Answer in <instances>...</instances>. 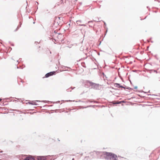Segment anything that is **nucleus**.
I'll return each mask as SVG.
<instances>
[{
	"instance_id": "1",
	"label": "nucleus",
	"mask_w": 160,
	"mask_h": 160,
	"mask_svg": "<svg viewBox=\"0 0 160 160\" xmlns=\"http://www.w3.org/2000/svg\"><path fill=\"white\" fill-rule=\"evenodd\" d=\"M105 155H106V158L107 159L116 160L117 156L114 154H113L111 153L105 152Z\"/></svg>"
},
{
	"instance_id": "2",
	"label": "nucleus",
	"mask_w": 160,
	"mask_h": 160,
	"mask_svg": "<svg viewBox=\"0 0 160 160\" xmlns=\"http://www.w3.org/2000/svg\"><path fill=\"white\" fill-rule=\"evenodd\" d=\"M87 83L88 84H89V85L92 86V88L95 89H97L99 87L98 84H97L89 81H87Z\"/></svg>"
},
{
	"instance_id": "3",
	"label": "nucleus",
	"mask_w": 160,
	"mask_h": 160,
	"mask_svg": "<svg viewBox=\"0 0 160 160\" xmlns=\"http://www.w3.org/2000/svg\"><path fill=\"white\" fill-rule=\"evenodd\" d=\"M46 160H54L56 158L54 156H46Z\"/></svg>"
},
{
	"instance_id": "4",
	"label": "nucleus",
	"mask_w": 160,
	"mask_h": 160,
	"mask_svg": "<svg viewBox=\"0 0 160 160\" xmlns=\"http://www.w3.org/2000/svg\"><path fill=\"white\" fill-rule=\"evenodd\" d=\"M55 73V72L53 71L52 72H50L48 73L45 75V77L46 78L48 77H49L52 76Z\"/></svg>"
},
{
	"instance_id": "5",
	"label": "nucleus",
	"mask_w": 160,
	"mask_h": 160,
	"mask_svg": "<svg viewBox=\"0 0 160 160\" xmlns=\"http://www.w3.org/2000/svg\"><path fill=\"white\" fill-rule=\"evenodd\" d=\"M37 159L38 160H46V156H38Z\"/></svg>"
},
{
	"instance_id": "6",
	"label": "nucleus",
	"mask_w": 160,
	"mask_h": 160,
	"mask_svg": "<svg viewBox=\"0 0 160 160\" xmlns=\"http://www.w3.org/2000/svg\"><path fill=\"white\" fill-rule=\"evenodd\" d=\"M24 160H34V159L31 156L29 155L25 158Z\"/></svg>"
},
{
	"instance_id": "7",
	"label": "nucleus",
	"mask_w": 160,
	"mask_h": 160,
	"mask_svg": "<svg viewBox=\"0 0 160 160\" xmlns=\"http://www.w3.org/2000/svg\"><path fill=\"white\" fill-rule=\"evenodd\" d=\"M82 22V21L81 20H78L76 21L77 24H78L79 25V26H86V25L85 24H81L80 23H81Z\"/></svg>"
},
{
	"instance_id": "8",
	"label": "nucleus",
	"mask_w": 160,
	"mask_h": 160,
	"mask_svg": "<svg viewBox=\"0 0 160 160\" xmlns=\"http://www.w3.org/2000/svg\"><path fill=\"white\" fill-rule=\"evenodd\" d=\"M116 87H118V88H124L122 86L120 85L119 84L116 83Z\"/></svg>"
},
{
	"instance_id": "9",
	"label": "nucleus",
	"mask_w": 160,
	"mask_h": 160,
	"mask_svg": "<svg viewBox=\"0 0 160 160\" xmlns=\"http://www.w3.org/2000/svg\"><path fill=\"white\" fill-rule=\"evenodd\" d=\"M29 103L30 104H31V105H38L37 103L36 102H29Z\"/></svg>"
},
{
	"instance_id": "10",
	"label": "nucleus",
	"mask_w": 160,
	"mask_h": 160,
	"mask_svg": "<svg viewBox=\"0 0 160 160\" xmlns=\"http://www.w3.org/2000/svg\"><path fill=\"white\" fill-rule=\"evenodd\" d=\"M20 26H18V27H17V29H16V30H15L16 31H17V30L18 29V28H19L20 27H21V22H20Z\"/></svg>"
},
{
	"instance_id": "11",
	"label": "nucleus",
	"mask_w": 160,
	"mask_h": 160,
	"mask_svg": "<svg viewBox=\"0 0 160 160\" xmlns=\"http://www.w3.org/2000/svg\"><path fill=\"white\" fill-rule=\"evenodd\" d=\"M69 89H70V88H69V89H67V91L68 92H69V91H71V90H70H70H69Z\"/></svg>"
},
{
	"instance_id": "12",
	"label": "nucleus",
	"mask_w": 160,
	"mask_h": 160,
	"mask_svg": "<svg viewBox=\"0 0 160 160\" xmlns=\"http://www.w3.org/2000/svg\"><path fill=\"white\" fill-rule=\"evenodd\" d=\"M91 106H87V107H84V108H88V107H90Z\"/></svg>"
},
{
	"instance_id": "13",
	"label": "nucleus",
	"mask_w": 160,
	"mask_h": 160,
	"mask_svg": "<svg viewBox=\"0 0 160 160\" xmlns=\"http://www.w3.org/2000/svg\"><path fill=\"white\" fill-rule=\"evenodd\" d=\"M35 4L36 5H37V4L38 5V2H35Z\"/></svg>"
},
{
	"instance_id": "14",
	"label": "nucleus",
	"mask_w": 160,
	"mask_h": 160,
	"mask_svg": "<svg viewBox=\"0 0 160 160\" xmlns=\"http://www.w3.org/2000/svg\"><path fill=\"white\" fill-rule=\"evenodd\" d=\"M134 88L135 89H136L137 88V86L135 87Z\"/></svg>"
},
{
	"instance_id": "15",
	"label": "nucleus",
	"mask_w": 160,
	"mask_h": 160,
	"mask_svg": "<svg viewBox=\"0 0 160 160\" xmlns=\"http://www.w3.org/2000/svg\"><path fill=\"white\" fill-rule=\"evenodd\" d=\"M36 101V102H41V101H39V100H37V101Z\"/></svg>"
},
{
	"instance_id": "16",
	"label": "nucleus",
	"mask_w": 160,
	"mask_h": 160,
	"mask_svg": "<svg viewBox=\"0 0 160 160\" xmlns=\"http://www.w3.org/2000/svg\"><path fill=\"white\" fill-rule=\"evenodd\" d=\"M92 22V21H89V22H88V23H89V22Z\"/></svg>"
},
{
	"instance_id": "17",
	"label": "nucleus",
	"mask_w": 160,
	"mask_h": 160,
	"mask_svg": "<svg viewBox=\"0 0 160 160\" xmlns=\"http://www.w3.org/2000/svg\"><path fill=\"white\" fill-rule=\"evenodd\" d=\"M35 43H36V44H37V43H38V42H35Z\"/></svg>"
},
{
	"instance_id": "18",
	"label": "nucleus",
	"mask_w": 160,
	"mask_h": 160,
	"mask_svg": "<svg viewBox=\"0 0 160 160\" xmlns=\"http://www.w3.org/2000/svg\"><path fill=\"white\" fill-rule=\"evenodd\" d=\"M75 88V87H74L73 88H72V89H73L74 88Z\"/></svg>"
},
{
	"instance_id": "19",
	"label": "nucleus",
	"mask_w": 160,
	"mask_h": 160,
	"mask_svg": "<svg viewBox=\"0 0 160 160\" xmlns=\"http://www.w3.org/2000/svg\"><path fill=\"white\" fill-rule=\"evenodd\" d=\"M89 102H92V101H89Z\"/></svg>"
},
{
	"instance_id": "20",
	"label": "nucleus",
	"mask_w": 160,
	"mask_h": 160,
	"mask_svg": "<svg viewBox=\"0 0 160 160\" xmlns=\"http://www.w3.org/2000/svg\"><path fill=\"white\" fill-rule=\"evenodd\" d=\"M2 99H0V102L2 100Z\"/></svg>"
},
{
	"instance_id": "21",
	"label": "nucleus",
	"mask_w": 160,
	"mask_h": 160,
	"mask_svg": "<svg viewBox=\"0 0 160 160\" xmlns=\"http://www.w3.org/2000/svg\"><path fill=\"white\" fill-rule=\"evenodd\" d=\"M72 160H74V159L73 158H72Z\"/></svg>"
},
{
	"instance_id": "22",
	"label": "nucleus",
	"mask_w": 160,
	"mask_h": 160,
	"mask_svg": "<svg viewBox=\"0 0 160 160\" xmlns=\"http://www.w3.org/2000/svg\"><path fill=\"white\" fill-rule=\"evenodd\" d=\"M35 23V22H33V23L34 24V23Z\"/></svg>"
}]
</instances>
